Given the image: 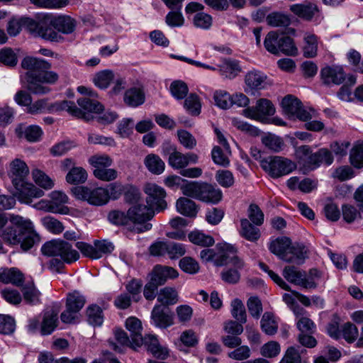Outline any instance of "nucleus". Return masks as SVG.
<instances>
[{
  "label": "nucleus",
  "instance_id": "obj_24",
  "mask_svg": "<svg viewBox=\"0 0 363 363\" xmlns=\"http://www.w3.org/2000/svg\"><path fill=\"white\" fill-rule=\"evenodd\" d=\"M143 345L146 346L147 350L157 358L165 359L169 355L168 350L160 345L157 337L154 335L143 337Z\"/></svg>",
  "mask_w": 363,
  "mask_h": 363
},
{
  "label": "nucleus",
  "instance_id": "obj_7",
  "mask_svg": "<svg viewBox=\"0 0 363 363\" xmlns=\"http://www.w3.org/2000/svg\"><path fill=\"white\" fill-rule=\"evenodd\" d=\"M71 191L76 199L85 201L94 206L104 205L110 199L109 191L106 188L77 186L72 187Z\"/></svg>",
  "mask_w": 363,
  "mask_h": 363
},
{
  "label": "nucleus",
  "instance_id": "obj_21",
  "mask_svg": "<svg viewBox=\"0 0 363 363\" xmlns=\"http://www.w3.org/2000/svg\"><path fill=\"white\" fill-rule=\"evenodd\" d=\"M29 174V169L25 162L20 159L13 160L10 164L9 177L13 186H19V184L26 181Z\"/></svg>",
  "mask_w": 363,
  "mask_h": 363
},
{
  "label": "nucleus",
  "instance_id": "obj_12",
  "mask_svg": "<svg viewBox=\"0 0 363 363\" xmlns=\"http://www.w3.org/2000/svg\"><path fill=\"white\" fill-rule=\"evenodd\" d=\"M281 106L284 113L289 117L296 116L301 121H307L313 116L310 111L302 107L301 102L292 95L286 96L282 99Z\"/></svg>",
  "mask_w": 363,
  "mask_h": 363
},
{
  "label": "nucleus",
  "instance_id": "obj_48",
  "mask_svg": "<svg viewBox=\"0 0 363 363\" xmlns=\"http://www.w3.org/2000/svg\"><path fill=\"white\" fill-rule=\"evenodd\" d=\"M340 332L342 337L349 343L354 342L359 335L357 326L350 322L342 325Z\"/></svg>",
  "mask_w": 363,
  "mask_h": 363
},
{
  "label": "nucleus",
  "instance_id": "obj_59",
  "mask_svg": "<svg viewBox=\"0 0 363 363\" xmlns=\"http://www.w3.org/2000/svg\"><path fill=\"white\" fill-rule=\"evenodd\" d=\"M108 218L110 222L118 225H124L130 229V221L128 212L125 213L120 211H113L108 213Z\"/></svg>",
  "mask_w": 363,
  "mask_h": 363
},
{
  "label": "nucleus",
  "instance_id": "obj_10",
  "mask_svg": "<svg viewBox=\"0 0 363 363\" xmlns=\"http://www.w3.org/2000/svg\"><path fill=\"white\" fill-rule=\"evenodd\" d=\"M86 303L85 297L78 291L68 294L66 300V310L61 313V320L65 323H73L78 318L79 311Z\"/></svg>",
  "mask_w": 363,
  "mask_h": 363
},
{
  "label": "nucleus",
  "instance_id": "obj_39",
  "mask_svg": "<svg viewBox=\"0 0 363 363\" xmlns=\"http://www.w3.org/2000/svg\"><path fill=\"white\" fill-rule=\"evenodd\" d=\"M157 301L164 306L173 305L178 301L177 292L173 288L164 287L160 291Z\"/></svg>",
  "mask_w": 363,
  "mask_h": 363
},
{
  "label": "nucleus",
  "instance_id": "obj_13",
  "mask_svg": "<svg viewBox=\"0 0 363 363\" xmlns=\"http://www.w3.org/2000/svg\"><path fill=\"white\" fill-rule=\"evenodd\" d=\"M283 277L290 283L301 286L305 289L316 287V284L312 279H307L304 271L298 269L294 266H286L282 272Z\"/></svg>",
  "mask_w": 363,
  "mask_h": 363
},
{
  "label": "nucleus",
  "instance_id": "obj_46",
  "mask_svg": "<svg viewBox=\"0 0 363 363\" xmlns=\"http://www.w3.org/2000/svg\"><path fill=\"white\" fill-rule=\"evenodd\" d=\"M16 132L18 137H24L28 141L31 143L39 141L43 135L42 129L35 125L28 126L23 132L18 131V129L16 130Z\"/></svg>",
  "mask_w": 363,
  "mask_h": 363
},
{
  "label": "nucleus",
  "instance_id": "obj_56",
  "mask_svg": "<svg viewBox=\"0 0 363 363\" xmlns=\"http://www.w3.org/2000/svg\"><path fill=\"white\" fill-rule=\"evenodd\" d=\"M231 306L233 317L239 322L246 323L247 315L242 302L240 299H235L232 301Z\"/></svg>",
  "mask_w": 363,
  "mask_h": 363
},
{
  "label": "nucleus",
  "instance_id": "obj_1",
  "mask_svg": "<svg viewBox=\"0 0 363 363\" xmlns=\"http://www.w3.org/2000/svg\"><path fill=\"white\" fill-rule=\"evenodd\" d=\"M9 219L10 225L1 234L4 242L13 245L21 244V247L26 251L39 241V237L30 220L13 214L10 215Z\"/></svg>",
  "mask_w": 363,
  "mask_h": 363
},
{
  "label": "nucleus",
  "instance_id": "obj_20",
  "mask_svg": "<svg viewBox=\"0 0 363 363\" xmlns=\"http://www.w3.org/2000/svg\"><path fill=\"white\" fill-rule=\"evenodd\" d=\"M154 324L159 328H166L173 324V314L171 311L162 305H156L151 313Z\"/></svg>",
  "mask_w": 363,
  "mask_h": 363
},
{
  "label": "nucleus",
  "instance_id": "obj_8",
  "mask_svg": "<svg viewBox=\"0 0 363 363\" xmlns=\"http://www.w3.org/2000/svg\"><path fill=\"white\" fill-rule=\"evenodd\" d=\"M262 168L272 178H279L291 173L296 168L295 162L281 156H269L261 160Z\"/></svg>",
  "mask_w": 363,
  "mask_h": 363
},
{
  "label": "nucleus",
  "instance_id": "obj_41",
  "mask_svg": "<svg viewBox=\"0 0 363 363\" xmlns=\"http://www.w3.org/2000/svg\"><path fill=\"white\" fill-rule=\"evenodd\" d=\"M87 172L81 167H72L66 175V181L69 184H83L87 180Z\"/></svg>",
  "mask_w": 363,
  "mask_h": 363
},
{
  "label": "nucleus",
  "instance_id": "obj_52",
  "mask_svg": "<svg viewBox=\"0 0 363 363\" xmlns=\"http://www.w3.org/2000/svg\"><path fill=\"white\" fill-rule=\"evenodd\" d=\"M186 184L181 186L184 195L199 199L203 183L197 182H185Z\"/></svg>",
  "mask_w": 363,
  "mask_h": 363
},
{
  "label": "nucleus",
  "instance_id": "obj_49",
  "mask_svg": "<svg viewBox=\"0 0 363 363\" xmlns=\"http://www.w3.org/2000/svg\"><path fill=\"white\" fill-rule=\"evenodd\" d=\"M78 105L85 111L89 113H99L103 111V105L96 100L83 97L77 99Z\"/></svg>",
  "mask_w": 363,
  "mask_h": 363
},
{
  "label": "nucleus",
  "instance_id": "obj_5",
  "mask_svg": "<svg viewBox=\"0 0 363 363\" xmlns=\"http://www.w3.org/2000/svg\"><path fill=\"white\" fill-rule=\"evenodd\" d=\"M130 230L138 233L150 230L152 224L148 223L154 216V211L143 203H135L128 210Z\"/></svg>",
  "mask_w": 363,
  "mask_h": 363
},
{
  "label": "nucleus",
  "instance_id": "obj_32",
  "mask_svg": "<svg viewBox=\"0 0 363 363\" xmlns=\"http://www.w3.org/2000/svg\"><path fill=\"white\" fill-rule=\"evenodd\" d=\"M23 274L16 268L5 269L0 273V281L4 284L11 283L19 286L23 284Z\"/></svg>",
  "mask_w": 363,
  "mask_h": 363
},
{
  "label": "nucleus",
  "instance_id": "obj_37",
  "mask_svg": "<svg viewBox=\"0 0 363 363\" xmlns=\"http://www.w3.org/2000/svg\"><path fill=\"white\" fill-rule=\"evenodd\" d=\"M261 328L268 335H274L278 330V323L274 315L269 312H265L261 319Z\"/></svg>",
  "mask_w": 363,
  "mask_h": 363
},
{
  "label": "nucleus",
  "instance_id": "obj_33",
  "mask_svg": "<svg viewBox=\"0 0 363 363\" xmlns=\"http://www.w3.org/2000/svg\"><path fill=\"white\" fill-rule=\"evenodd\" d=\"M297 321L296 327L300 333H314L315 331V324L314 322L305 315L306 311L303 309L299 311H295Z\"/></svg>",
  "mask_w": 363,
  "mask_h": 363
},
{
  "label": "nucleus",
  "instance_id": "obj_22",
  "mask_svg": "<svg viewBox=\"0 0 363 363\" xmlns=\"http://www.w3.org/2000/svg\"><path fill=\"white\" fill-rule=\"evenodd\" d=\"M125 328L130 332L133 349L135 350L143 345L142 323L135 317H130L125 321Z\"/></svg>",
  "mask_w": 363,
  "mask_h": 363
},
{
  "label": "nucleus",
  "instance_id": "obj_15",
  "mask_svg": "<svg viewBox=\"0 0 363 363\" xmlns=\"http://www.w3.org/2000/svg\"><path fill=\"white\" fill-rule=\"evenodd\" d=\"M243 113L247 117L262 121L265 116L275 113V108L269 100L261 99L257 101L256 106L244 109Z\"/></svg>",
  "mask_w": 363,
  "mask_h": 363
},
{
  "label": "nucleus",
  "instance_id": "obj_34",
  "mask_svg": "<svg viewBox=\"0 0 363 363\" xmlns=\"http://www.w3.org/2000/svg\"><path fill=\"white\" fill-rule=\"evenodd\" d=\"M240 235L246 240L255 242L260 237L259 228L254 226L248 219L243 218L240 220Z\"/></svg>",
  "mask_w": 363,
  "mask_h": 363
},
{
  "label": "nucleus",
  "instance_id": "obj_17",
  "mask_svg": "<svg viewBox=\"0 0 363 363\" xmlns=\"http://www.w3.org/2000/svg\"><path fill=\"white\" fill-rule=\"evenodd\" d=\"M222 253L218 256L214 261L217 266L233 264L238 269L244 267V262L236 255V250L229 245H224L221 247Z\"/></svg>",
  "mask_w": 363,
  "mask_h": 363
},
{
  "label": "nucleus",
  "instance_id": "obj_31",
  "mask_svg": "<svg viewBox=\"0 0 363 363\" xmlns=\"http://www.w3.org/2000/svg\"><path fill=\"white\" fill-rule=\"evenodd\" d=\"M178 212L188 217H195L198 212L196 203L186 197L179 198L176 203Z\"/></svg>",
  "mask_w": 363,
  "mask_h": 363
},
{
  "label": "nucleus",
  "instance_id": "obj_28",
  "mask_svg": "<svg viewBox=\"0 0 363 363\" xmlns=\"http://www.w3.org/2000/svg\"><path fill=\"white\" fill-rule=\"evenodd\" d=\"M221 199L222 192L219 189L211 184L203 183L199 200L216 203L219 202Z\"/></svg>",
  "mask_w": 363,
  "mask_h": 363
},
{
  "label": "nucleus",
  "instance_id": "obj_55",
  "mask_svg": "<svg viewBox=\"0 0 363 363\" xmlns=\"http://www.w3.org/2000/svg\"><path fill=\"white\" fill-rule=\"evenodd\" d=\"M279 35L277 31H270L267 33L264 41L266 50L272 54L279 55Z\"/></svg>",
  "mask_w": 363,
  "mask_h": 363
},
{
  "label": "nucleus",
  "instance_id": "obj_14",
  "mask_svg": "<svg viewBox=\"0 0 363 363\" xmlns=\"http://www.w3.org/2000/svg\"><path fill=\"white\" fill-rule=\"evenodd\" d=\"M15 192L13 195L18 200L24 203H30L33 199L40 198L44 196V191L32 183L24 181L19 186H13Z\"/></svg>",
  "mask_w": 363,
  "mask_h": 363
},
{
  "label": "nucleus",
  "instance_id": "obj_27",
  "mask_svg": "<svg viewBox=\"0 0 363 363\" xmlns=\"http://www.w3.org/2000/svg\"><path fill=\"white\" fill-rule=\"evenodd\" d=\"M290 11L299 18L311 21L318 9L315 4L307 2L291 5Z\"/></svg>",
  "mask_w": 363,
  "mask_h": 363
},
{
  "label": "nucleus",
  "instance_id": "obj_50",
  "mask_svg": "<svg viewBox=\"0 0 363 363\" xmlns=\"http://www.w3.org/2000/svg\"><path fill=\"white\" fill-rule=\"evenodd\" d=\"M32 177L35 184L45 189H50L54 186V182L40 169H33Z\"/></svg>",
  "mask_w": 363,
  "mask_h": 363
},
{
  "label": "nucleus",
  "instance_id": "obj_47",
  "mask_svg": "<svg viewBox=\"0 0 363 363\" xmlns=\"http://www.w3.org/2000/svg\"><path fill=\"white\" fill-rule=\"evenodd\" d=\"M88 162L94 169L109 167L113 163L112 159L105 154H96L92 155L89 158Z\"/></svg>",
  "mask_w": 363,
  "mask_h": 363
},
{
  "label": "nucleus",
  "instance_id": "obj_19",
  "mask_svg": "<svg viewBox=\"0 0 363 363\" xmlns=\"http://www.w3.org/2000/svg\"><path fill=\"white\" fill-rule=\"evenodd\" d=\"M323 83L325 85H339L345 79V74L342 67L339 66L325 67L320 70Z\"/></svg>",
  "mask_w": 363,
  "mask_h": 363
},
{
  "label": "nucleus",
  "instance_id": "obj_16",
  "mask_svg": "<svg viewBox=\"0 0 363 363\" xmlns=\"http://www.w3.org/2000/svg\"><path fill=\"white\" fill-rule=\"evenodd\" d=\"M172 152L168 157L169 164L174 169H183L189 164H196L199 160V156L194 152L183 154L172 147Z\"/></svg>",
  "mask_w": 363,
  "mask_h": 363
},
{
  "label": "nucleus",
  "instance_id": "obj_25",
  "mask_svg": "<svg viewBox=\"0 0 363 363\" xmlns=\"http://www.w3.org/2000/svg\"><path fill=\"white\" fill-rule=\"evenodd\" d=\"M59 312L60 307L55 306L45 313L40 328L42 335H49L55 330L57 327Z\"/></svg>",
  "mask_w": 363,
  "mask_h": 363
},
{
  "label": "nucleus",
  "instance_id": "obj_58",
  "mask_svg": "<svg viewBox=\"0 0 363 363\" xmlns=\"http://www.w3.org/2000/svg\"><path fill=\"white\" fill-rule=\"evenodd\" d=\"M43 226L54 234H60L64 230L62 223L51 216H45L41 219Z\"/></svg>",
  "mask_w": 363,
  "mask_h": 363
},
{
  "label": "nucleus",
  "instance_id": "obj_62",
  "mask_svg": "<svg viewBox=\"0 0 363 363\" xmlns=\"http://www.w3.org/2000/svg\"><path fill=\"white\" fill-rule=\"evenodd\" d=\"M212 22L211 16L204 12L196 13L193 18L194 25L202 29H208L211 26Z\"/></svg>",
  "mask_w": 363,
  "mask_h": 363
},
{
  "label": "nucleus",
  "instance_id": "obj_38",
  "mask_svg": "<svg viewBox=\"0 0 363 363\" xmlns=\"http://www.w3.org/2000/svg\"><path fill=\"white\" fill-rule=\"evenodd\" d=\"M188 238L193 244L206 247L212 246L215 242L214 239L211 235H206L197 230L191 232L188 235Z\"/></svg>",
  "mask_w": 363,
  "mask_h": 363
},
{
  "label": "nucleus",
  "instance_id": "obj_35",
  "mask_svg": "<svg viewBox=\"0 0 363 363\" xmlns=\"http://www.w3.org/2000/svg\"><path fill=\"white\" fill-rule=\"evenodd\" d=\"M22 293L24 300L30 304H38L40 302V292L35 287L33 281H30L23 285Z\"/></svg>",
  "mask_w": 363,
  "mask_h": 363
},
{
  "label": "nucleus",
  "instance_id": "obj_53",
  "mask_svg": "<svg viewBox=\"0 0 363 363\" xmlns=\"http://www.w3.org/2000/svg\"><path fill=\"white\" fill-rule=\"evenodd\" d=\"M267 23L273 27H286L290 24L291 20L288 16L281 13L274 12L267 17Z\"/></svg>",
  "mask_w": 363,
  "mask_h": 363
},
{
  "label": "nucleus",
  "instance_id": "obj_43",
  "mask_svg": "<svg viewBox=\"0 0 363 363\" xmlns=\"http://www.w3.org/2000/svg\"><path fill=\"white\" fill-rule=\"evenodd\" d=\"M262 143L268 149L275 152L281 151L285 145L281 138L271 133L264 135L262 138Z\"/></svg>",
  "mask_w": 363,
  "mask_h": 363
},
{
  "label": "nucleus",
  "instance_id": "obj_26",
  "mask_svg": "<svg viewBox=\"0 0 363 363\" xmlns=\"http://www.w3.org/2000/svg\"><path fill=\"white\" fill-rule=\"evenodd\" d=\"M21 67L30 73L38 74L41 71L48 70L51 65L47 61L33 57H26L21 62Z\"/></svg>",
  "mask_w": 363,
  "mask_h": 363
},
{
  "label": "nucleus",
  "instance_id": "obj_6",
  "mask_svg": "<svg viewBox=\"0 0 363 363\" xmlns=\"http://www.w3.org/2000/svg\"><path fill=\"white\" fill-rule=\"evenodd\" d=\"M41 251L47 256H59L68 264L75 262L79 257L78 252L74 250L69 242L60 239L45 242Z\"/></svg>",
  "mask_w": 363,
  "mask_h": 363
},
{
  "label": "nucleus",
  "instance_id": "obj_61",
  "mask_svg": "<svg viewBox=\"0 0 363 363\" xmlns=\"http://www.w3.org/2000/svg\"><path fill=\"white\" fill-rule=\"evenodd\" d=\"M307 248L303 244L296 243L291 245L289 255L294 257L295 262L292 263L301 264L302 260L306 258L307 254Z\"/></svg>",
  "mask_w": 363,
  "mask_h": 363
},
{
  "label": "nucleus",
  "instance_id": "obj_45",
  "mask_svg": "<svg viewBox=\"0 0 363 363\" xmlns=\"http://www.w3.org/2000/svg\"><path fill=\"white\" fill-rule=\"evenodd\" d=\"M114 79V74L112 71L106 69L97 72L94 79V84L100 89L107 88Z\"/></svg>",
  "mask_w": 363,
  "mask_h": 363
},
{
  "label": "nucleus",
  "instance_id": "obj_40",
  "mask_svg": "<svg viewBox=\"0 0 363 363\" xmlns=\"http://www.w3.org/2000/svg\"><path fill=\"white\" fill-rule=\"evenodd\" d=\"M145 164L147 169L155 174H160L164 170V162L160 158L159 156L155 154H150L146 156L145 159Z\"/></svg>",
  "mask_w": 363,
  "mask_h": 363
},
{
  "label": "nucleus",
  "instance_id": "obj_36",
  "mask_svg": "<svg viewBox=\"0 0 363 363\" xmlns=\"http://www.w3.org/2000/svg\"><path fill=\"white\" fill-rule=\"evenodd\" d=\"M124 101L130 106L136 107L144 103L145 95L140 89L130 88L125 92Z\"/></svg>",
  "mask_w": 363,
  "mask_h": 363
},
{
  "label": "nucleus",
  "instance_id": "obj_4",
  "mask_svg": "<svg viewBox=\"0 0 363 363\" xmlns=\"http://www.w3.org/2000/svg\"><path fill=\"white\" fill-rule=\"evenodd\" d=\"M23 23L26 26V30L35 36L56 42L62 38L55 28L54 16L52 15H45L38 21L26 18L23 20Z\"/></svg>",
  "mask_w": 363,
  "mask_h": 363
},
{
  "label": "nucleus",
  "instance_id": "obj_2",
  "mask_svg": "<svg viewBox=\"0 0 363 363\" xmlns=\"http://www.w3.org/2000/svg\"><path fill=\"white\" fill-rule=\"evenodd\" d=\"M67 111L72 116L78 118L84 119L85 121L93 120L94 117L89 113L83 112L74 102L69 101H62L54 104H49L47 99H41L30 104L26 108V112L32 115H36L48 111Z\"/></svg>",
  "mask_w": 363,
  "mask_h": 363
},
{
  "label": "nucleus",
  "instance_id": "obj_23",
  "mask_svg": "<svg viewBox=\"0 0 363 363\" xmlns=\"http://www.w3.org/2000/svg\"><path fill=\"white\" fill-rule=\"evenodd\" d=\"M177 276L178 273L174 268L157 265L152 272L150 281L159 286L163 285L168 279H174Z\"/></svg>",
  "mask_w": 363,
  "mask_h": 363
},
{
  "label": "nucleus",
  "instance_id": "obj_11",
  "mask_svg": "<svg viewBox=\"0 0 363 363\" xmlns=\"http://www.w3.org/2000/svg\"><path fill=\"white\" fill-rule=\"evenodd\" d=\"M144 191L147 195L146 201L149 207L155 208L156 211H162L167 208L165 190L155 183H147L144 186Z\"/></svg>",
  "mask_w": 363,
  "mask_h": 363
},
{
  "label": "nucleus",
  "instance_id": "obj_64",
  "mask_svg": "<svg viewBox=\"0 0 363 363\" xmlns=\"http://www.w3.org/2000/svg\"><path fill=\"white\" fill-rule=\"evenodd\" d=\"M177 136L180 143L186 149L192 150L196 145V138L187 130H179Z\"/></svg>",
  "mask_w": 363,
  "mask_h": 363
},
{
  "label": "nucleus",
  "instance_id": "obj_44",
  "mask_svg": "<svg viewBox=\"0 0 363 363\" xmlns=\"http://www.w3.org/2000/svg\"><path fill=\"white\" fill-rule=\"evenodd\" d=\"M184 106L191 116H196L201 113V104L200 99L195 94H191L186 98Z\"/></svg>",
  "mask_w": 363,
  "mask_h": 363
},
{
  "label": "nucleus",
  "instance_id": "obj_18",
  "mask_svg": "<svg viewBox=\"0 0 363 363\" xmlns=\"http://www.w3.org/2000/svg\"><path fill=\"white\" fill-rule=\"evenodd\" d=\"M291 245V241L289 238H278L270 243L269 250L281 259L291 263L295 262V259L294 257L289 255Z\"/></svg>",
  "mask_w": 363,
  "mask_h": 363
},
{
  "label": "nucleus",
  "instance_id": "obj_29",
  "mask_svg": "<svg viewBox=\"0 0 363 363\" xmlns=\"http://www.w3.org/2000/svg\"><path fill=\"white\" fill-rule=\"evenodd\" d=\"M55 28L64 34L72 33L76 28V21L69 16H54Z\"/></svg>",
  "mask_w": 363,
  "mask_h": 363
},
{
  "label": "nucleus",
  "instance_id": "obj_54",
  "mask_svg": "<svg viewBox=\"0 0 363 363\" xmlns=\"http://www.w3.org/2000/svg\"><path fill=\"white\" fill-rule=\"evenodd\" d=\"M279 52L286 55H295L297 52V48L294 45L293 39L288 36L281 37L279 39L278 47Z\"/></svg>",
  "mask_w": 363,
  "mask_h": 363
},
{
  "label": "nucleus",
  "instance_id": "obj_9",
  "mask_svg": "<svg viewBox=\"0 0 363 363\" xmlns=\"http://www.w3.org/2000/svg\"><path fill=\"white\" fill-rule=\"evenodd\" d=\"M56 72L48 70L41 71L38 74L30 73L26 75L28 89L35 94H45L50 92V89L43 85V83L54 84L58 80Z\"/></svg>",
  "mask_w": 363,
  "mask_h": 363
},
{
  "label": "nucleus",
  "instance_id": "obj_30",
  "mask_svg": "<svg viewBox=\"0 0 363 363\" xmlns=\"http://www.w3.org/2000/svg\"><path fill=\"white\" fill-rule=\"evenodd\" d=\"M245 83L251 89H262L266 86L267 76L259 71L252 70L246 74Z\"/></svg>",
  "mask_w": 363,
  "mask_h": 363
},
{
  "label": "nucleus",
  "instance_id": "obj_63",
  "mask_svg": "<svg viewBox=\"0 0 363 363\" xmlns=\"http://www.w3.org/2000/svg\"><path fill=\"white\" fill-rule=\"evenodd\" d=\"M220 71L225 77L233 79L240 72V68L237 62L227 60L224 62Z\"/></svg>",
  "mask_w": 363,
  "mask_h": 363
},
{
  "label": "nucleus",
  "instance_id": "obj_60",
  "mask_svg": "<svg viewBox=\"0 0 363 363\" xmlns=\"http://www.w3.org/2000/svg\"><path fill=\"white\" fill-rule=\"evenodd\" d=\"M213 99L216 104L221 108L226 109L232 105V96L226 91H216Z\"/></svg>",
  "mask_w": 363,
  "mask_h": 363
},
{
  "label": "nucleus",
  "instance_id": "obj_51",
  "mask_svg": "<svg viewBox=\"0 0 363 363\" xmlns=\"http://www.w3.org/2000/svg\"><path fill=\"white\" fill-rule=\"evenodd\" d=\"M86 313L88 316V321L90 324L94 326H99L104 322V315L102 309L96 306L91 305L87 310Z\"/></svg>",
  "mask_w": 363,
  "mask_h": 363
},
{
  "label": "nucleus",
  "instance_id": "obj_57",
  "mask_svg": "<svg viewBox=\"0 0 363 363\" xmlns=\"http://www.w3.org/2000/svg\"><path fill=\"white\" fill-rule=\"evenodd\" d=\"M350 163L356 168L363 167V143L352 147L350 155Z\"/></svg>",
  "mask_w": 363,
  "mask_h": 363
},
{
  "label": "nucleus",
  "instance_id": "obj_42",
  "mask_svg": "<svg viewBox=\"0 0 363 363\" xmlns=\"http://www.w3.org/2000/svg\"><path fill=\"white\" fill-rule=\"evenodd\" d=\"M303 55L308 58H313L317 55L318 39L314 34L306 33L304 37Z\"/></svg>",
  "mask_w": 363,
  "mask_h": 363
},
{
  "label": "nucleus",
  "instance_id": "obj_3",
  "mask_svg": "<svg viewBox=\"0 0 363 363\" xmlns=\"http://www.w3.org/2000/svg\"><path fill=\"white\" fill-rule=\"evenodd\" d=\"M295 155L298 162L306 171L318 167L321 163L330 165L333 162L332 153L327 149H320L313 153L308 145H302L296 149Z\"/></svg>",
  "mask_w": 363,
  "mask_h": 363
}]
</instances>
